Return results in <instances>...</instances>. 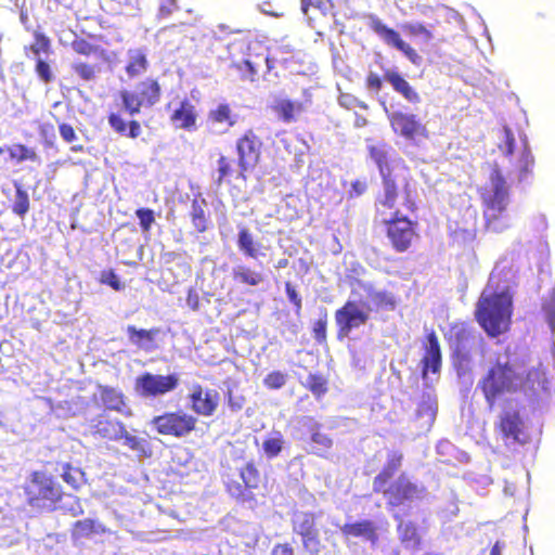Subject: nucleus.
Masks as SVG:
<instances>
[{
    "label": "nucleus",
    "mask_w": 555,
    "mask_h": 555,
    "mask_svg": "<svg viewBox=\"0 0 555 555\" xmlns=\"http://www.w3.org/2000/svg\"><path fill=\"white\" fill-rule=\"evenodd\" d=\"M490 409L496 400L507 393L521 390L530 399H542L547 395V380L540 366L526 371L521 366L511 364L506 354L499 356L486 375L479 380Z\"/></svg>",
    "instance_id": "1"
},
{
    "label": "nucleus",
    "mask_w": 555,
    "mask_h": 555,
    "mask_svg": "<svg viewBox=\"0 0 555 555\" xmlns=\"http://www.w3.org/2000/svg\"><path fill=\"white\" fill-rule=\"evenodd\" d=\"M514 275L512 260L502 257L495 263L479 298L476 309L477 320L492 337L502 334L508 327L512 314L509 285Z\"/></svg>",
    "instance_id": "2"
},
{
    "label": "nucleus",
    "mask_w": 555,
    "mask_h": 555,
    "mask_svg": "<svg viewBox=\"0 0 555 555\" xmlns=\"http://www.w3.org/2000/svg\"><path fill=\"white\" fill-rule=\"evenodd\" d=\"M483 217L489 231L501 233L511 225L506 207L509 202L508 188L499 170L493 169L482 188Z\"/></svg>",
    "instance_id": "3"
},
{
    "label": "nucleus",
    "mask_w": 555,
    "mask_h": 555,
    "mask_svg": "<svg viewBox=\"0 0 555 555\" xmlns=\"http://www.w3.org/2000/svg\"><path fill=\"white\" fill-rule=\"evenodd\" d=\"M61 486L50 476L36 472L26 483L25 493L29 505L39 508H52L61 499Z\"/></svg>",
    "instance_id": "4"
},
{
    "label": "nucleus",
    "mask_w": 555,
    "mask_h": 555,
    "mask_svg": "<svg viewBox=\"0 0 555 555\" xmlns=\"http://www.w3.org/2000/svg\"><path fill=\"white\" fill-rule=\"evenodd\" d=\"M122 106L129 115L134 116L140 113L142 106L151 107L155 105L160 98V87L153 79L141 81L134 90H124L120 92Z\"/></svg>",
    "instance_id": "5"
},
{
    "label": "nucleus",
    "mask_w": 555,
    "mask_h": 555,
    "mask_svg": "<svg viewBox=\"0 0 555 555\" xmlns=\"http://www.w3.org/2000/svg\"><path fill=\"white\" fill-rule=\"evenodd\" d=\"M382 221L388 224V237L390 238L393 247L398 251H404L409 248L413 237L414 230L412 223L405 217L399 218V211L390 212L389 217L379 209Z\"/></svg>",
    "instance_id": "6"
},
{
    "label": "nucleus",
    "mask_w": 555,
    "mask_h": 555,
    "mask_svg": "<svg viewBox=\"0 0 555 555\" xmlns=\"http://www.w3.org/2000/svg\"><path fill=\"white\" fill-rule=\"evenodd\" d=\"M152 424L162 435L184 437L195 428L196 418L182 412L166 413L154 417Z\"/></svg>",
    "instance_id": "7"
},
{
    "label": "nucleus",
    "mask_w": 555,
    "mask_h": 555,
    "mask_svg": "<svg viewBox=\"0 0 555 555\" xmlns=\"http://www.w3.org/2000/svg\"><path fill=\"white\" fill-rule=\"evenodd\" d=\"M369 26L386 44L401 51L412 64L420 65L422 63V56L405 43L396 30L387 27L377 16L369 15Z\"/></svg>",
    "instance_id": "8"
},
{
    "label": "nucleus",
    "mask_w": 555,
    "mask_h": 555,
    "mask_svg": "<svg viewBox=\"0 0 555 555\" xmlns=\"http://www.w3.org/2000/svg\"><path fill=\"white\" fill-rule=\"evenodd\" d=\"M179 384L177 374L157 375L144 373L135 380V389L143 397H157L172 391Z\"/></svg>",
    "instance_id": "9"
},
{
    "label": "nucleus",
    "mask_w": 555,
    "mask_h": 555,
    "mask_svg": "<svg viewBox=\"0 0 555 555\" xmlns=\"http://www.w3.org/2000/svg\"><path fill=\"white\" fill-rule=\"evenodd\" d=\"M369 309L356 300H348L335 313V321L339 327V336H348L353 328L366 323Z\"/></svg>",
    "instance_id": "10"
},
{
    "label": "nucleus",
    "mask_w": 555,
    "mask_h": 555,
    "mask_svg": "<svg viewBox=\"0 0 555 555\" xmlns=\"http://www.w3.org/2000/svg\"><path fill=\"white\" fill-rule=\"evenodd\" d=\"M262 142L251 131H247L236 143L238 164L242 171L253 169L260 157Z\"/></svg>",
    "instance_id": "11"
},
{
    "label": "nucleus",
    "mask_w": 555,
    "mask_h": 555,
    "mask_svg": "<svg viewBox=\"0 0 555 555\" xmlns=\"http://www.w3.org/2000/svg\"><path fill=\"white\" fill-rule=\"evenodd\" d=\"M384 109L388 115L391 128L396 133L401 134L406 139H414L424 131V126L417 119L416 115L410 113H403L401 111L389 112L385 103H383Z\"/></svg>",
    "instance_id": "12"
},
{
    "label": "nucleus",
    "mask_w": 555,
    "mask_h": 555,
    "mask_svg": "<svg viewBox=\"0 0 555 555\" xmlns=\"http://www.w3.org/2000/svg\"><path fill=\"white\" fill-rule=\"evenodd\" d=\"M190 401L192 410L203 416H210L215 413L219 405L220 397L217 390L203 388L194 385L190 392Z\"/></svg>",
    "instance_id": "13"
},
{
    "label": "nucleus",
    "mask_w": 555,
    "mask_h": 555,
    "mask_svg": "<svg viewBox=\"0 0 555 555\" xmlns=\"http://www.w3.org/2000/svg\"><path fill=\"white\" fill-rule=\"evenodd\" d=\"M293 529L302 537L305 547L310 552L317 551L318 540L314 530V517L310 513L296 512L293 516Z\"/></svg>",
    "instance_id": "14"
},
{
    "label": "nucleus",
    "mask_w": 555,
    "mask_h": 555,
    "mask_svg": "<svg viewBox=\"0 0 555 555\" xmlns=\"http://www.w3.org/2000/svg\"><path fill=\"white\" fill-rule=\"evenodd\" d=\"M500 430L506 443L522 441V421L518 411L508 408L502 412L500 417Z\"/></svg>",
    "instance_id": "15"
},
{
    "label": "nucleus",
    "mask_w": 555,
    "mask_h": 555,
    "mask_svg": "<svg viewBox=\"0 0 555 555\" xmlns=\"http://www.w3.org/2000/svg\"><path fill=\"white\" fill-rule=\"evenodd\" d=\"M422 364L423 378L426 383H428V380L430 379L429 374L437 375L440 372L441 352L438 338L434 333L428 335L427 346L424 358L422 360Z\"/></svg>",
    "instance_id": "16"
},
{
    "label": "nucleus",
    "mask_w": 555,
    "mask_h": 555,
    "mask_svg": "<svg viewBox=\"0 0 555 555\" xmlns=\"http://www.w3.org/2000/svg\"><path fill=\"white\" fill-rule=\"evenodd\" d=\"M423 489L412 483L406 477L401 476L385 493L389 496L392 505H399L405 500L418 498Z\"/></svg>",
    "instance_id": "17"
},
{
    "label": "nucleus",
    "mask_w": 555,
    "mask_h": 555,
    "mask_svg": "<svg viewBox=\"0 0 555 555\" xmlns=\"http://www.w3.org/2000/svg\"><path fill=\"white\" fill-rule=\"evenodd\" d=\"M124 426L121 422L109 420L104 415L92 420L90 425L93 435L116 442L120 441Z\"/></svg>",
    "instance_id": "18"
},
{
    "label": "nucleus",
    "mask_w": 555,
    "mask_h": 555,
    "mask_svg": "<svg viewBox=\"0 0 555 555\" xmlns=\"http://www.w3.org/2000/svg\"><path fill=\"white\" fill-rule=\"evenodd\" d=\"M196 108L186 99L180 102L179 107L176 108L170 116V120L176 128L186 131L196 129Z\"/></svg>",
    "instance_id": "19"
},
{
    "label": "nucleus",
    "mask_w": 555,
    "mask_h": 555,
    "mask_svg": "<svg viewBox=\"0 0 555 555\" xmlns=\"http://www.w3.org/2000/svg\"><path fill=\"white\" fill-rule=\"evenodd\" d=\"M384 79L390 83L393 90L401 94L409 103H421L420 94L397 70L386 69L384 72Z\"/></svg>",
    "instance_id": "20"
},
{
    "label": "nucleus",
    "mask_w": 555,
    "mask_h": 555,
    "mask_svg": "<svg viewBox=\"0 0 555 555\" xmlns=\"http://www.w3.org/2000/svg\"><path fill=\"white\" fill-rule=\"evenodd\" d=\"M237 247L246 257L258 260L260 257H266L267 246L258 241H255L250 231L246 228H241L237 234Z\"/></svg>",
    "instance_id": "21"
},
{
    "label": "nucleus",
    "mask_w": 555,
    "mask_h": 555,
    "mask_svg": "<svg viewBox=\"0 0 555 555\" xmlns=\"http://www.w3.org/2000/svg\"><path fill=\"white\" fill-rule=\"evenodd\" d=\"M340 530L348 540L356 538L374 544L377 539L375 526L369 520L346 524L340 528Z\"/></svg>",
    "instance_id": "22"
},
{
    "label": "nucleus",
    "mask_w": 555,
    "mask_h": 555,
    "mask_svg": "<svg viewBox=\"0 0 555 555\" xmlns=\"http://www.w3.org/2000/svg\"><path fill=\"white\" fill-rule=\"evenodd\" d=\"M301 422L304 426H309L312 430L311 452L319 456H325L333 446V440L326 434L319 431L320 425L313 418L304 417Z\"/></svg>",
    "instance_id": "23"
},
{
    "label": "nucleus",
    "mask_w": 555,
    "mask_h": 555,
    "mask_svg": "<svg viewBox=\"0 0 555 555\" xmlns=\"http://www.w3.org/2000/svg\"><path fill=\"white\" fill-rule=\"evenodd\" d=\"M232 276L236 283L257 287L266 280V275L261 271L251 269L250 267L240 263L232 268Z\"/></svg>",
    "instance_id": "24"
},
{
    "label": "nucleus",
    "mask_w": 555,
    "mask_h": 555,
    "mask_svg": "<svg viewBox=\"0 0 555 555\" xmlns=\"http://www.w3.org/2000/svg\"><path fill=\"white\" fill-rule=\"evenodd\" d=\"M356 287L362 288L366 293L367 298L371 299L377 307L387 310H393L396 308V300L392 294L388 292L376 291L372 284L362 281H356L353 284V289Z\"/></svg>",
    "instance_id": "25"
},
{
    "label": "nucleus",
    "mask_w": 555,
    "mask_h": 555,
    "mask_svg": "<svg viewBox=\"0 0 555 555\" xmlns=\"http://www.w3.org/2000/svg\"><path fill=\"white\" fill-rule=\"evenodd\" d=\"M272 108L284 122H292L301 113L302 105L297 101L276 96L273 100Z\"/></svg>",
    "instance_id": "26"
},
{
    "label": "nucleus",
    "mask_w": 555,
    "mask_h": 555,
    "mask_svg": "<svg viewBox=\"0 0 555 555\" xmlns=\"http://www.w3.org/2000/svg\"><path fill=\"white\" fill-rule=\"evenodd\" d=\"M105 532L106 528L101 522L93 519H83L74 524L72 538L75 541H79L81 539H89L95 534H102Z\"/></svg>",
    "instance_id": "27"
},
{
    "label": "nucleus",
    "mask_w": 555,
    "mask_h": 555,
    "mask_svg": "<svg viewBox=\"0 0 555 555\" xmlns=\"http://www.w3.org/2000/svg\"><path fill=\"white\" fill-rule=\"evenodd\" d=\"M401 460H402V454H400L398 452H391L388 455V461H387L385 468L374 479L373 487H374L375 491L386 492V483H387L388 479L391 478V476L401 466Z\"/></svg>",
    "instance_id": "28"
},
{
    "label": "nucleus",
    "mask_w": 555,
    "mask_h": 555,
    "mask_svg": "<svg viewBox=\"0 0 555 555\" xmlns=\"http://www.w3.org/2000/svg\"><path fill=\"white\" fill-rule=\"evenodd\" d=\"M122 446L133 451L140 457H150L152 455V448L149 441L144 438L138 437L129 433L126 427L122 428L120 435Z\"/></svg>",
    "instance_id": "29"
},
{
    "label": "nucleus",
    "mask_w": 555,
    "mask_h": 555,
    "mask_svg": "<svg viewBox=\"0 0 555 555\" xmlns=\"http://www.w3.org/2000/svg\"><path fill=\"white\" fill-rule=\"evenodd\" d=\"M127 333L132 345L145 351L153 349L156 330H137L135 326L128 325Z\"/></svg>",
    "instance_id": "30"
},
{
    "label": "nucleus",
    "mask_w": 555,
    "mask_h": 555,
    "mask_svg": "<svg viewBox=\"0 0 555 555\" xmlns=\"http://www.w3.org/2000/svg\"><path fill=\"white\" fill-rule=\"evenodd\" d=\"M99 390L101 401L106 409L114 410L122 414L127 413L125 411L126 405L124 402V396L121 391L106 386H100Z\"/></svg>",
    "instance_id": "31"
},
{
    "label": "nucleus",
    "mask_w": 555,
    "mask_h": 555,
    "mask_svg": "<svg viewBox=\"0 0 555 555\" xmlns=\"http://www.w3.org/2000/svg\"><path fill=\"white\" fill-rule=\"evenodd\" d=\"M262 64L267 66L268 70L272 68L271 60L268 57V55L257 54L255 57H253L250 54H248V56L242 63L235 64V67L240 72L247 70V78L253 81L255 80V76L258 74Z\"/></svg>",
    "instance_id": "32"
},
{
    "label": "nucleus",
    "mask_w": 555,
    "mask_h": 555,
    "mask_svg": "<svg viewBox=\"0 0 555 555\" xmlns=\"http://www.w3.org/2000/svg\"><path fill=\"white\" fill-rule=\"evenodd\" d=\"M208 119L214 127H219V132H223L234 125L231 109L227 104H219L215 109H211Z\"/></svg>",
    "instance_id": "33"
},
{
    "label": "nucleus",
    "mask_w": 555,
    "mask_h": 555,
    "mask_svg": "<svg viewBox=\"0 0 555 555\" xmlns=\"http://www.w3.org/2000/svg\"><path fill=\"white\" fill-rule=\"evenodd\" d=\"M147 69L146 54L141 49L128 51V64L126 72L129 77H135L143 74Z\"/></svg>",
    "instance_id": "34"
},
{
    "label": "nucleus",
    "mask_w": 555,
    "mask_h": 555,
    "mask_svg": "<svg viewBox=\"0 0 555 555\" xmlns=\"http://www.w3.org/2000/svg\"><path fill=\"white\" fill-rule=\"evenodd\" d=\"M437 402L430 393H425L422 397V401L418 404L416 416L424 421V425L430 426L436 417Z\"/></svg>",
    "instance_id": "35"
},
{
    "label": "nucleus",
    "mask_w": 555,
    "mask_h": 555,
    "mask_svg": "<svg viewBox=\"0 0 555 555\" xmlns=\"http://www.w3.org/2000/svg\"><path fill=\"white\" fill-rule=\"evenodd\" d=\"M392 153V149L386 144H378L370 147L371 157L378 166L380 176L390 173L388 168V159Z\"/></svg>",
    "instance_id": "36"
},
{
    "label": "nucleus",
    "mask_w": 555,
    "mask_h": 555,
    "mask_svg": "<svg viewBox=\"0 0 555 555\" xmlns=\"http://www.w3.org/2000/svg\"><path fill=\"white\" fill-rule=\"evenodd\" d=\"M60 475L73 489H78L86 482L85 473L80 468L74 467L68 463L61 465Z\"/></svg>",
    "instance_id": "37"
},
{
    "label": "nucleus",
    "mask_w": 555,
    "mask_h": 555,
    "mask_svg": "<svg viewBox=\"0 0 555 555\" xmlns=\"http://www.w3.org/2000/svg\"><path fill=\"white\" fill-rule=\"evenodd\" d=\"M284 443L283 435L280 431H273L263 440L262 450L268 457L272 459L280 454Z\"/></svg>",
    "instance_id": "38"
},
{
    "label": "nucleus",
    "mask_w": 555,
    "mask_h": 555,
    "mask_svg": "<svg viewBox=\"0 0 555 555\" xmlns=\"http://www.w3.org/2000/svg\"><path fill=\"white\" fill-rule=\"evenodd\" d=\"M9 155L18 163L24 160L39 162L37 153L23 144H15L9 149Z\"/></svg>",
    "instance_id": "39"
},
{
    "label": "nucleus",
    "mask_w": 555,
    "mask_h": 555,
    "mask_svg": "<svg viewBox=\"0 0 555 555\" xmlns=\"http://www.w3.org/2000/svg\"><path fill=\"white\" fill-rule=\"evenodd\" d=\"M542 311L544 319L552 333L555 332V287L552 292L543 299Z\"/></svg>",
    "instance_id": "40"
},
{
    "label": "nucleus",
    "mask_w": 555,
    "mask_h": 555,
    "mask_svg": "<svg viewBox=\"0 0 555 555\" xmlns=\"http://www.w3.org/2000/svg\"><path fill=\"white\" fill-rule=\"evenodd\" d=\"M382 177L384 180L385 197L383 201H379V205L384 208L391 209L396 203L397 188L395 182L390 179V173H385V176Z\"/></svg>",
    "instance_id": "41"
},
{
    "label": "nucleus",
    "mask_w": 555,
    "mask_h": 555,
    "mask_svg": "<svg viewBox=\"0 0 555 555\" xmlns=\"http://www.w3.org/2000/svg\"><path fill=\"white\" fill-rule=\"evenodd\" d=\"M60 505L59 507L64 512L69 513L72 516L76 517L83 514V508L80 504V501L77 496L74 495H64L61 492V499H59Z\"/></svg>",
    "instance_id": "42"
},
{
    "label": "nucleus",
    "mask_w": 555,
    "mask_h": 555,
    "mask_svg": "<svg viewBox=\"0 0 555 555\" xmlns=\"http://www.w3.org/2000/svg\"><path fill=\"white\" fill-rule=\"evenodd\" d=\"M398 531L402 541L408 543V545L414 546L417 543L418 539L416 528L412 522L400 521Z\"/></svg>",
    "instance_id": "43"
},
{
    "label": "nucleus",
    "mask_w": 555,
    "mask_h": 555,
    "mask_svg": "<svg viewBox=\"0 0 555 555\" xmlns=\"http://www.w3.org/2000/svg\"><path fill=\"white\" fill-rule=\"evenodd\" d=\"M29 209V198L26 191L16 186V194L13 204V211L20 217H24Z\"/></svg>",
    "instance_id": "44"
},
{
    "label": "nucleus",
    "mask_w": 555,
    "mask_h": 555,
    "mask_svg": "<svg viewBox=\"0 0 555 555\" xmlns=\"http://www.w3.org/2000/svg\"><path fill=\"white\" fill-rule=\"evenodd\" d=\"M241 478L247 488H256L259 481V474L253 463H247L241 469Z\"/></svg>",
    "instance_id": "45"
},
{
    "label": "nucleus",
    "mask_w": 555,
    "mask_h": 555,
    "mask_svg": "<svg viewBox=\"0 0 555 555\" xmlns=\"http://www.w3.org/2000/svg\"><path fill=\"white\" fill-rule=\"evenodd\" d=\"M533 155L529 150L527 142H525L524 151L519 159L520 179L525 178V176L529 172L530 168L533 166Z\"/></svg>",
    "instance_id": "46"
},
{
    "label": "nucleus",
    "mask_w": 555,
    "mask_h": 555,
    "mask_svg": "<svg viewBox=\"0 0 555 555\" xmlns=\"http://www.w3.org/2000/svg\"><path fill=\"white\" fill-rule=\"evenodd\" d=\"M72 48L75 52L83 55L98 54L100 51L98 47H94L90 42L78 38L73 39Z\"/></svg>",
    "instance_id": "47"
},
{
    "label": "nucleus",
    "mask_w": 555,
    "mask_h": 555,
    "mask_svg": "<svg viewBox=\"0 0 555 555\" xmlns=\"http://www.w3.org/2000/svg\"><path fill=\"white\" fill-rule=\"evenodd\" d=\"M307 384L311 392L318 397H321L327 390L326 383L321 376L310 375L307 379Z\"/></svg>",
    "instance_id": "48"
},
{
    "label": "nucleus",
    "mask_w": 555,
    "mask_h": 555,
    "mask_svg": "<svg viewBox=\"0 0 555 555\" xmlns=\"http://www.w3.org/2000/svg\"><path fill=\"white\" fill-rule=\"evenodd\" d=\"M135 216L140 220V225L144 232L150 231L155 221L154 211L149 208H140L135 211Z\"/></svg>",
    "instance_id": "49"
},
{
    "label": "nucleus",
    "mask_w": 555,
    "mask_h": 555,
    "mask_svg": "<svg viewBox=\"0 0 555 555\" xmlns=\"http://www.w3.org/2000/svg\"><path fill=\"white\" fill-rule=\"evenodd\" d=\"M50 48V40L42 34L35 35V41L30 46V51L38 60L40 57L41 52H47Z\"/></svg>",
    "instance_id": "50"
},
{
    "label": "nucleus",
    "mask_w": 555,
    "mask_h": 555,
    "mask_svg": "<svg viewBox=\"0 0 555 555\" xmlns=\"http://www.w3.org/2000/svg\"><path fill=\"white\" fill-rule=\"evenodd\" d=\"M264 385L268 388L271 389H280L282 388L286 383V375L282 372H272L267 375V377L263 380Z\"/></svg>",
    "instance_id": "51"
},
{
    "label": "nucleus",
    "mask_w": 555,
    "mask_h": 555,
    "mask_svg": "<svg viewBox=\"0 0 555 555\" xmlns=\"http://www.w3.org/2000/svg\"><path fill=\"white\" fill-rule=\"evenodd\" d=\"M402 27L412 36H423L425 41L431 39L430 31L421 23H406Z\"/></svg>",
    "instance_id": "52"
},
{
    "label": "nucleus",
    "mask_w": 555,
    "mask_h": 555,
    "mask_svg": "<svg viewBox=\"0 0 555 555\" xmlns=\"http://www.w3.org/2000/svg\"><path fill=\"white\" fill-rule=\"evenodd\" d=\"M73 68L75 70V73L81 77L83 80H92L94 79L95 77V69H94V66L92 65H89V64H86V63H82V62H77L73 65Z\"/></svg>",
    "instance_id": "53"
},
{
    "label": "nucleus",
    "mask_w": 555,
    "mask_h": 555,
    "mask_svg": "<svg viewBox=\"0 0 555 555\" xmlns=\"http://www.w3.org/2000/svg\"><path fill=\"white\" fill-rule=\"evenodd\" d=\"M217 173L218 176L215 179V182L217 183L218 186H220L224 178L231 175L230 162L224 156H221L218 159Z\"/></svg>",
    "instance_id": "54"
},
{
    "label": "nucleus",
    "mask_w": 555,
    "mask_h": 555,
    "mask_svg": "<svg viewBox=\"0 0 555 555\" xmlns=\"http://www.w3.org/2000/svg\"><path fill=\"white\" fill-rule=\"evenodd\" d=\"M338 103L340 106L348 108V109L357 107V106H359L363 109L367 108V105L364 102L358 100L356 96L348 94V93L340 94L338 98Z\"/></svg>",
    "instance_id": "55"
},
{
    "label": "nucleus",
    "mask_w": 555,
    "mask_h": 555,
    "mask_svg": "<svg viewBox=\"0 0 555 555\" xmlns=\"http://www.w3.org/2000/svg\"><path fill=\"white\" fill-rule=\"evenodd\" d=\"M59 132H60L61 138L66 143H74L78 140V135H77L75 129L66 122H61L59 125Z\"/></svg>",
    "instance_id": "56"
},
{
    "label": "nucleus",
    "mask_w": 555,
    "mask_h": 555,
    "mask_svg": "<svg viewBox=\"0 0 555 555\" xmlns=\"http://www.w3.org/2000/svg\"><path fill=\"white\" fill-rule=\"evenodd\" d=\"M108 124L116 132L120 134H125L128 128L127 122L118 114L114 113L108 116Z\"/></svg>",
    "instance_id": "57"
},
{
    "label": "nucleus",
    "mask_w": 555,
    "mask_h": 555,
    "mask_svg": "<svg viewBox=\"0 0 555 555\" xmlns=\"http://www.w3.org/2000/svg\"><path fill=\"white\" fill-rule=\"evenodd\" d=\"M177 9H178L177 0H160L158 15L160 17H168Z\"/></svg>",
    "instance_id": "58"
},
{
    "label": "nucleus",
    "mask_w": 555,
    "mask_h": 555,
    "mask_svg": "<svg viewBox=\"0 0 555 555\" xmlns=\"http://www.w3.org/2000/svg\"><path fill=\"white\" fill-rule=\"evenodd\" d=\"M101 282L103 284L109 285L112 288L119 291L120 289V281L119 278L113 271H103L101 273Z\"/></svg>",
    "instance_id": "59"
},
{
    "label": "nucleus",
    "mask_w": 555,
    "mask_h": 555,
    "mask_svg": "<svg viewBox=\"0 0 555 555\" xmlns=\"http://www.w3.org/2000/svg\"><path fill=\"white\" fill-rule=\"evenodd\" d=\"M36 72L44 82L52 80V73L50 70L49 64L42 61L40 57L37 60Z\"/></svg>",
    "instance_id": "60"
},
{
    "label": "nucleus",
    "mask_w": 555,
    "mask_h": 555,
    "mask_svg": "<svg viewBox=\"0 0 555 555\" xmlns=\"http://www.w3.org/2000/svg\"><path fill=\"white\" fill-rule=\"evenodd\" d=\"M366 85L371 91L378 92L382 89L383 81L377 74L370 73L366 78Z\"/></svg>",
    "instance_id": "61"
},
{
    "label": "nucleus",
    "mask_w": 555,
    "mask_h": 555,
    "mask_svg": "<svg viewBox=\"0 0 555 555\" xmlns=\"http://www.w3.org/2000/svg\"><path fill=\"white\" fill-rule=\"evenodd\" d=\"M311 8L322 11V13L324 14L325 8H323V3L321 0H302L301 1V11L305 15H308V12Z\"/></svg>",
    "instance_id": "62"
},
{
    "label": "nucleus",
    "mask_w": 555,
    "mask_h": 555,
    "mask_svg": "<svg viewBox=\"0 0 555 555\" xmlns=\"http://www.w3.org/2000/svg\"><path fill=\"white\" fill-rule=\"evenodd\" d=\"M193 222H194L195 228L199 232L205 231L206 225H205L204 212L202 209L197 210L196 208H194Z\"/></svg>",
    "instance_id": "63"
},
{
    "label": "nucleus",
    "mask_w": 555,
    "mask_h": 555,
    "mask_svg": "<svg viewBox=\"0 0 555 555\" xmlns=\"http://www.w3.org/2000/svg\"><path fill=\"white\" fill-rule=\"evenodd\" d=\"M271 555H293V550L286 544L275 545Z\"/></svg>",
    "instance_id": "64"
}]
</instances>
